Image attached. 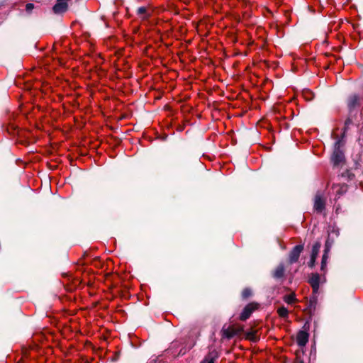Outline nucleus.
Masks as SVG:
<instances>
[{
	"mask_svg": "<svg viewBox=\"0 0 363 363\" xmlns=\"http://www.w3.org/2000/svg\"><path fill=\"white\" fill-rule=\"evenodd\" d=\"M69 0H57L56 4L52 8V11L56 14H60L67 11L68 6V1Z\"/></svg>",
	"mask_w": 363,
	"mask_h": 363,
	"instance_id": "4",
	"label": "nucleus"
},
{
	"mask_svg": "<svg viewBox=\"0 0 363 363\" xmlns=\"http://www.w3.org/2000/svg\"><path fill=\"white\" fill-rule=\"evenodd\" d=\"M333 191L338 198L345 194L347 191V185L345 184H334Z\"/></svg>",
	"mask_w": 363,
	"mask_h": 363,
	"instance_id": "8",
	"label": "nucleus"
},
{
	"mask_svg": "<svg viewBox=\"0 0 363 363\" xmlns=\"http://www.w3.org/2000/svg\"><path fill=\"white\" fill-rule=\"evenodd\" d=\"M258 308V304L255 303H250L247 304L243 309L240 315L241 320H246L251 315L252 313Z\"/></svg>",
	"mask_w": 363,
	"mask_h": 363,
	"instance_id": "2",
	"label": "nucleus"
},
{
	"mask_svg": "<svg viewBox=\"0 0 363 363\" xmlns=\"http://www.w3.org/2000/svg\"><path fill=\"white\" fill-rule=\"evenodd\" d=\"M315 259H316V258H313V257H311V260L308 262V266L310 267H314L315 263Z\"/></svg>",
	"mask_w": 363,
	"mask_h": 363,
	"instance_id": "20",
	"label": "nucleus"
},
{
	"mask_svg": "<svg viewBox=\"0 0 363 363\" xmlns=\"http://www.w3.org/2000/svg\"><path fill=\"white\" fill-rule=\"evenodd\" d=\"M303 250V245H296L292 250L290 252L289 262L290 264L295 263L298 262V258L300 257L301 253Z\"/></svg>",
	"mask_w": 363,
	"mask_h": 363,
	"instance_id": "3",
	"label": "nucleus"
},
{
	"mask_svg": "<svg viewBox=\"0 0 363 363\" xmlns=\"http://www.w3.org/2000/svg\"><path fill=\"white\" fill-rule=\"evenodd\" d=\"M241 331H242V327H239L238 328H235L234 327H228V328H223L222 330L223 337L229 339Z\"/></svg>",
	"mask_w": 363,
	"mask_h": 363,
	"instance_id": "5",
	"label": "nucleus"
},
{
	"mask_svg": "<svg viewBox=\"0 0 363 363\" xmlns=\"http://www.w3.org/2000/svg\"><path fill=\"white\" fill-rule=\"evenodd\" d=\"M295 363H303L302 360H296Z\"/></svg>",
	"mask_w": 363,
	"mask_h": 363,
	"instance_id": "22",
	"label": "nucleus"
},
{
	"mask_svg": "<svg viewBox=\"0 0 363 363\" xmlns=\"http://www.w3.org/2000/svg\"><path fill=\"white\" fill-rule=\"evenodd\" d=\"M277 313L281 318H286L288 317L289 311L286 308L282 306L277 309Z\"/></svg>",
	"mask_w": 363,
	"mask_h": 363,
	"instance_id": "15",
	"label": "nucleus"
},
{
	"mask_svg": "<svg viewBox=\"0 0 363 363\" xmlns=\"http://www.w3.org/2000/svg\"><path fill=\"white\" fill-rule=\"evenodd\" d=\"M328 252L329 250L328 248H325L324 251V254L322 257V261H321V270L324 271L326 265H327V260L328 259Z\"/></svg>",
	"mask_w": 363,
	"mask_h": 363,
	"instance_id": "14",
	"label": "nucleus"
},
{
	"mask_svg": "<svg viewBox=\"0 0 363 363\" xmlns=\"http://www.w3.org/2000/svg\"><path fill=\"white\" fill-rule=\"evenodd\" d=\"M308 341V334L304 331H300L297 334L296 342L297 344L301 346H305Z\"/></svg>",
	"mask_w": 363,
	"mask_h": 363,
	"instance_id": "10",
	"label": "nucleus"
},
{
	"mask_svg": "<svg viewBox=\"0 0 363 363\" xmlns=\"http://www.w3.org/2000/svg\"><path fill=\"white\" fill-rule=\"evenodd\" d=\"M320 242H316L313 245V247H312V252H311V257H313V258H317L318 257V255L319 253V251H320Z\"/></svg>",
	"mask_w": 363,
	"mask_h": 363,
	"instance_id": "13",
	"label": "nucleus"
},
{
	"mask_svg": "<svg viewBox=\"0 0 363 363\" xmlns=\"http://www.w3.org/2000/svg\"><path fill=\"white\" fill-rule=\"evenodd\" d=\"M284 301L288 304H291L295 302L296 296L294 294H290L286 295L284 297Z\"/></svg>",
	"mask_w": 363,
	"mask_h": 363,
	"instance_id": "16",
	"label": "nucleus"
},
{
	"mask_svg": "<svg viewBox=\"0 0 363 363\" xmlns=\"http://www.w3.org/2000/svg\"><path fill=\"white\" fill-rule=\"evenodd\" d=\"M357 101H358V97L357 96H352L350 97V101H349V106L350 108L352 107H354L356 104L357 103Z\"/></svg>",
	"mask_w": 363,
	"mask_h": 363,
	"instance_id": "17",
	"label": "nucleus"
},
{
	"mask_svg": "<svg viewBox=\"0 0 363 363\" xmlns=\"http://www.w3.org/2000/svg\"><path fill=\"white\" fill-rule=\"evenodd\" d=\"M252 295V291L250 289H245L242 292V296L244 298H247Z\"/></svg>",
	"mask_w": 363,
	"mask_h": 363,
	"instance_id": "18",
	"label": "nucleus"
},
{
	"mask_svg": "<svg viewBox=\"0 0 363 363\" xmlns=\"http://www.w3.org/2000/svg\"><path fill=\"white\" fill-rule=\"evenodd\" d=\"M342 146H343L342 140H339L335 143V150L331 157L332 161L335 165H339L344 161V153L342 150H340Z\"/></svg>",
	"mask_w": 363,
	"mask_h": 363,
	"instance_id": "1",
	"label": "nucleus"
},
{
	"mask_svg": "<svg viewBox=\"0 0 363 363\" xmlns=\"http://www.w3.org/2000/svg\"><path fill=\"white\" fill-rule=\"evenodd\" d=\"M151 14L152 9L148 6H141L137 9V15L143 21L147 20Z\"/></svg>",
	"mask_w": 363,
	"mask_h": 363,
	"instance_id": "6",
	"label": "nucleus"
},
{
	"mask_svg": "<svg viewBox=\"0 0 363 363\" xmlns=\"http://www.w3.org/2000/svg\"><path fill=\"white\" fill-rule=\"evenodd\" d=\"M314 208L318 212H321L325 208V200L320 194H316L314 201Z\"/></svg>",
	"mask_w": 363,
	"mask_h": 363,
	"instance_id": "9",
	"label": "nucleus"
},
{
	"mask_svg": "<svg viewBox=\"0 0 363 363\" xmlns=\"http://www.w3.org/2000/svg\"><path fill=\"white\" fill-rule=\"evenodd\" d=\"M218 357L216 353L212 352H209L208 354L205 357L201 363H215L216 358Z\"/></svg>",
	"mask_w": 363,
	"mask_h": 363,
	"instance_id": "12",
	"label": "nucleus"
},
{
	"mask_svg": "<svg viewBox=\"0 0 363 363\" xmlns=\"http://www.w3.org/2000/svg\"><path fill=\"white\" fill-rule=\"evenodd\" d=\"M34 9V4L31 3H28L26 5V11L28 13H30L32 10Z\"/></svg>",
	"mask_w": 363,
	"mask_h": 363,
	"instance_id": "19",
	"label": "nucleus"
},
{
	"mask_svg": "<svg viewBox=\"0 0 363 363\" xmlns=\"http://www.w3.org/2000/svg\"><path fill=\"white\" fill-rule=\"evenodd\" d=\"M284 275V267L282 264H279L274 272V277L277 279L282 278Z\"/></svg>",
	"mask_w": 363,
	"mask_h": 363,
	"instance_id": "11",
	"label": "nucleus"
},
{
	"mask_svg": "<svg viewBox=\"0 0 363 363\" xmlns=\"http://www.w3.org/2000/svg\"><path fill=\"white\" fill-rule=\"evenodd\" d=\"M255 333L250 332L247 333V337L250 340H254Z\"/></svg>",
	"mask_w": 363,
	"mask_h": 363,
	"instance_id": "21",
	"label": "nucleus"
},
{
	"mask_svg": "<svg viewBox=\"0 0 363 363\" xmlns=\"http://www.w3.org/2000/svg\"><path fill=\"white\" fill-rule=\"evenodd\" d=\"M309 284H311L313 293H317L319 289L320 284V276L318 274H311L309 280Z\"/></svg>",
	"mask_w": 363,
	"mask_h": 363,
	"instance_id": "7",
	"label": "nucleus"
}]
</instances>
